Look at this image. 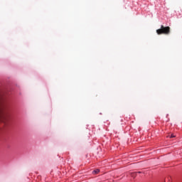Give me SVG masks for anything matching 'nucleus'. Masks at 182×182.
Returning <instances> with one entry per match:
<instances>
[{
    "label": "nucleus",
    "instance_id": "obj_1",
    "mask_svg": "<svg viewBox=\"0 0 182 182\" xmlns=\"http://www.w3.org/2000/svg\"><path fill=\"white\" fill-rule=\"evenodd\" d=\"M156 33L158 35H170V28L168 26L164 27L161 25V28L156 30Z\"/></svg>",
    "mask_w": 182,
    "mask_h": 182
},
{
    "label": "nucleus",
    "instance_id": "obj_2",
    "mask_svg": "<svg viewBox=\"0 0 182 182\" xmlns=\"http://www.w3.org/2000/svg\"><path fill=\"white\" fill-rule=\"evenodd\" d=\"M100 171V170L96 169V170H94V171H92V173H93V174H97Z\"/></svg>",
    "mask_w": 182,
    "mask_h": 182
},
{
    "label": "nucleus",
    "instance_id": "obj_3",
    "mask_svg": "<svg viewBox=\"0 0 182 182\" xmlns=\"http://www.w3.org/2000/svg\"><path fill=\"white\" fill-rule=\"evenodd\" d=\"M174 137H176V136H174V134H171V136H170L171 139H173Z\"/></svg>",
    "mask_w": 182,
    "mask_h": 182
}]
</instances>
